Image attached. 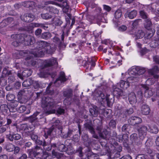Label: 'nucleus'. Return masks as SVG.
Segmentation results:
<instances>
[{
	"instance_id": "5",
	"label": "nucleus",
	"mask_w": 159,
	"mask_h": 159,
	"mask_svg": "<svg viewBox=\"0 0 159 159\" xmlns=\"http://www.w3.org/2000/svg\"><path fill=\"white\" fill-rule=\"evenodd\" d=\"M148 129L146 126H142L138 129L139 139L141 140H143L146 136L147 133Z\"/></svg>"
},
{
	"instance_id": "28",
	"label": "nucleus",
	"mask_w": 159,
	"mask_h": 159,
	"mask_svg": "<svg viewBox=\"0 0 159 159\" xmlns=\"http://www.w3.org/2000/svg\"><path fill=\"white\" fill-rule=\"evenodd\" d=\"M21 127L22 130H23L25 132V133H27L28 132H30V131L28 130V128L27 125L26 124H24L22 125H21Z\"/></svg>"
},
{
	"instance_id": "8",
	"label": "nucleus",
	"mask_w": 159,
	"mask_h": 159,
	"mask_svg": "<svg viewBox=\"0 0 159 159\" xmlns=\"http://www.w3.org/2000/svg\"><path fill=\"white\" fill-rule=\"evenodd\" d=\"M142 88L145 90L144 96L147 98L150 97L153 94V92L151 89H149L148 85L146 84H142Z\"/></svg>"
},
{
	"instance_id": "2",
	"label": "nucleus",
	"mask_w": 159,
	"mask_h": 159,
	"mask_svg": "<svg viewBox=\"0 0 159 159\" xmlns=\"http://www.w3.org/2000/svg\"><path fill=\"white\" fill-rule=\"evenodd\" d=\"M30 154L31 157H33V155H31L33 154L36 159H46L48 156L46 152L43 153V151L38 146L36 147L34 152L31 151Z\"/></svg>"
},
{
	"instance_id": "58",
	"label": "nucleus",
	"mask_w": 159,
	"mask_h": 159,
	"mask_svg": "<svg viewBox=\"0 0 159 159\" xmlns=\"http://www.w3.org/2000/svg\"><path fill=\"white\" fill-rule=\"evenodd\" d=\"M120 159H132L131 157L129 155L124 156L120 158Z\"/></svg>"
},
{
	"instance_id": "46",
	"label": "nucleus",
	"mask_w": 159,
	"mask_h": 159,
	"mask_svg": "<svg viewBox=\"0 0 159 159\" xmlns=\"http://www.w3.org/2000/svg\"><path fill=\"white\" fill-rule=\"evenodd\" d=\"M65 146L64 145H61L59 148V151L63 152L65 151V149L64 148Z\"/></svg>"
},
{
	"instance_id": "53",
	"label": "nucleus",
	"mask_w": 159,
	"mask_h": 159,
	"mask_svg": "<svg viewBox=\"0 0 159 159\" xmlns=\"http://www.w3.org/2000/svg\"><path fill=\"white\" fill-rule=\"evenodd\" d=\"M156 145L158 147V148L159 150V136L157 137L156 139Z\"/></svg>"
},
{
	"instance_id": "32",
	"label": "nucleus",
	"mask_w": 159,
	"mask_h": 159,
	"mask_svg": "<svg viewBox=\"0 0 159 159\" xmlns=\"http://www.w3.org/2000/svg\"><path fill=\"white\" fill-rule=\"evenodd\" d=\"M132 119L134 121V123L135 124L140 123L142 121L141 119L138 117H133Z\"/></svg>"
},
{
	"instance_id": "9",
	"label": "nucleus",
	"mask_w": 159,
	"mask_h": 159,
	"mask_svg": "<svg viewBox=\"0 0 159 159\" xmlns=\"http://www.w3.org/2000/svg\"><path fill=\"white\" fill-rule=\"evenodd\" d=\"M122 13L120 10H116L114 14V18L113 19V21L115 25H117L118 22H119V19L121 17Z\"/></svg>"
},
{
	"instance_id": "6",
	"label": "nucleus",
	"mask_w": 159,
	"mask_h": 159,
	"mask_svg": "<svg viewBox=\"0 0 159 159\" xmlns=\"http://www.w3.org/2000/svg\"><path fill=\"white\" fill-rule=\"evenodd\" d=\"M55 106V104L53 99L48 98H45V99H43L42 106L43 107H46L51 108H53Z\"/></svg>"
},
{
	"instance_id": "43",
	"label": "nucleus",
	"mask_w": 159,
	"mask_h": 159,
	"mask_svg": "<svg viewBox=\"0 0 159 159\" xmlns=\"http://www.w3.org/2000/svg\"><path fill=\"white\" fill-rule=\"evenodd\" d=\"M31 138L32 140L36 142H37L38 136L37 135L35 134H32L31 135Z\"/></svg>"
},
{
	"instance_id": "61",
	"label": "nucleus",
	"mask_w": 159,
	"mask_h": 159,
	"mask_svg": "<svg viewBox=\"0 0 159 159\" xmlns=\"http://www.w3.org/2000/svg\"><path fill=\"white\" fill-rule=\"evenodd\" d=\"M27 156L26 154H24L22 155V156L20 158V159H26L27 158Z\"/></svg>"
},
{
	"instance_id": "1",
	"label": "nucleus",
	"mask_w": 159,
	"mask_h": 159,
	"mask_svg": "<svg viewBox=\"0 0 159 159\" xmlns=\"http://www.w3.org/2000/svg\"><path fill=\"white\" fill-rule=\"evenodd\" d=\"M129 86L128 83L123 80H121L120 83H118L117 85H113V93L115 96H121L122 92L121 89H119V87L124 89H126Z\"/></svg>"
},
{
	"instance_id": "7",
	"label": "nucleus",
	"mask_w": 159,
	"mask_h": 159,
	"mask_svg": "<svg viewBox=\"0 0 159 159\" xmlns=\"http://www.w3.org/2000/svg\"><path fill=\"white\" fill-rule=\"evenodd\" d=\"M122 75L123 78H127V82L129 83V85L130 84L135 82L138 80V79L136 77L132 75L129 76V75H128L127 73H125V74L122 73Z\"/></svg>"
},
{
	"instance_id": "39",
	"label": "nucleus",
	"mask_w": 159,
	"mask_h": 159,
	"mask_svg": "<svg viewBox=\"0 0 159 159\" xmlns=\"http://www.w3.org/2000/svg\"><path fill=\"white\" fill-rule=\"evenodd\" d=\"M89 111L91 115L94 116H96L98 112L97 109H96L95 111H94L92 109H90Z\"/></svg>"
},
{
	"instance_id": "63",
	"label": "nucleus",
	"mask_w": 159,
	"mask_h": 159,
	"mask_svg": "<svg viewBox=\"0 0 159 159\" xmlns=\"http://www.w3.org/2000/svg\"><path fill=\"white\" fill-rule=\"evenodd\" d=\"M48 35H49V34L48 33H44L43 34V38H44L45 39H47V36Z\"/></svg>"
},
{
	"instance_id": "24",
	"label": "nucleus",
	"mask_w": 159,
	"mask_h": 159,
	"mask_svg": "<svg viewBox=\"0 0 159 159\" xmlns=\"http://www.w3.org/2000/svg\"><path fill=\"white\" fill-rule=\"evenodd\" d=\"M144 34L142 30H139L136 34L135 36L137 39L142 38L144 36Z\"/></svg>"
},
{
	"instance_id": "47",
	"label": "nucleus",
	"mask_w": 159,
	"mask_h": 159,
	"mask_svg": "<svg viewBox=\"0 0 159 159\" xmlns=\"http://www.w3.org/2000/svg\"><path fill=\"white\" fill-rule=\"evenodd\" d=\"M153 60L155 62L159 64V56H157L154 57Z\"/></svg>"
},
{
	"instance_id": "52",
	"label": "nucleus",
	"mask_w": 159,
	"mask_h": 159,
	"mask_svg": "<svg viewBox=\"0 0 159 159\" xmlns=\"http://www.w3.org/2000/svg\"><path fill=\"white\" fill-rule=\"evenodd\" d=\"M48 75L47 74H45L44 73H43L42 72H41L40 73V74L39 75L40 77H43V78H45L48 76L47 75Z\"/></svg>"
},
{
	"instance_id": "10",
	"label": "nucleus",
	"mask_w": 159,
	"mask_h": 159,
	"mask_svg": "<svg viewBox=\"0 0 159 159\" xmlns=\"http://www.w3.org/2000/svg\"><path fill=\"white\" fill-rule=\"evenodd\" d=\"M139 66H134L129 69L127 72H126L129 76H136L138 73Z\"/></svg>"
},
{
	"instance_id": "48",
	"label": "nucleus",
	"mask_w": 159,
	"mask_h": 159,
	"mask_svg": "<svg viewBox=\"0 0 159 159\" xmlns=\"http://www.w3.org/2000/svg\"><path fill=\"white\" fill-rule=\"evenodd\" d=\"M52 153L53 155H54L56 157L58 158H60L62 155V154L61 153L59 154V156H58L57 153L55 152L54 151H52Z\"/></svg>"
},
{
	"instance_id": "30",
	"label": "nucleus",
	"mask_w": 159,
	"mask_h": 159,
	"mask_svg": "<svg viewBox=\"0 0 159 159\" xmlns=\"http://www.w3.org/2000/svg\"><path fill=\"white\" fill-rule=\"evenodd\" d=\"M14 146L12 144H10L7 145L6 147V148L7 150L9 152H11L13 151Z\"/></svg>"
},
{
	"instance_id": "34",
	"label": "nucleus",
	"mask_w": 159,
	"mask_h": 159,
	"mask_svg": "<svg viewBox=\"0 0 159 159\" xmlns=\"http://www.w3.org/2000/svg\"><path fill=\"white\" fill-rule=\"evenodd\" d=\"M6 98L9 101H11L15 98V96L12 94H8L7 95Z\"/></svg>"
},
{
	"instance_id": "36",
	"label": "nucleus",
	"mask_w": 159,
	"mask_h": 159,
	"mask_svg": "<svg viewBox=\"0 0 159 159\" xmlns=\"http://www.w3.org/2000/svg\"><path fill=\"white\" fill-rule=\"evenodd\" d=\"M140 14L141 16L143 19H147L148 18L147 16L146 13L143 11H140Z\"/></svg>"
},
{
	"instance_id": "15",
	"label": "nucleus",
	"mask_w": 159,
	"mask_h": 159,
	"mask_svg": "<svg viewBox=\"0 0 159 159\" xmlns=\"http://www.w3.org/2000/svg\"><path fill=\"white\" fill-rule=\"evenodd\" d=\"M31 74V72L28 70H25L22 72V75L20 73H18V76L21 79H23L22 76L28 77L30 76Z\"/></svg>"
},
{
	"instance_id": "51",
	"label": "nucleus",
	"mask_w": 159,
	"mask_h": 159,
	"mask_svg": "<svg viewBox=\"0 0 159 159\" xmlns=\"http://www.w3.org/2000/svg\"><path fill=\"white\" fill-rule=\"evenodd\" d=\"M138 96L140 98H142L143 96V93L142 92L141 90H139L137 92Z\"/></svg>"
},
{
	"instance_id": "18",
	"label": "nucleus",
	"mask_w": 159,
	"mask_h": 159,
	"mask_svg": "<svg viewBox=\"0 0 159 159\" xmlns=\"http://www.w3.org/2000/svg\"><path fill=\"white\" fill-rule=\"evenodd\" d=\"M152 25L151 21L149 19H145L144 23V26L147 29L149 30L151 29V27Z\"/></svg>"
},
{
	"instance_id": "56",
	"label": "nucleus",
	"mask_w": 159,
	"mask_h": 159,
	"mask_svg": "<svg viewBox=\"0 0 159 159\" xmlns=\"http://www.w3.org/2000/svg\"><path fill=\"white\" fill-rule=\"evenodd\" d=\"M27 3L30 6V7H33V5H34V7H35L34 5V3L33 2H28Z\"/></svg>"
},
{
	"instance_id": "44",
	"label": "nucleus",
	"mask_w": 159,
	"mask_h": 159,
	"mask_svg": "<svg viewBox=\"0 0 159 159\" xmlns=\"http://www.w3.org/2000/svg\"><path fill=\"white\" fill-rule=\"evenodd\" d=\"M62 21L59 20H55V21L54 22V24L56 25H60L62 24Z\"/></svg>"
},
{
	"instance_id": "12",
	"label": "nucleus",
	"mask_w": 159,
	"mask_h": 159,
	"mask_svg": "<svg viewBox=\"0 0 159 159\" xmlns=\"http://www.w3.org/2000/svg\"><path fill=\"white\" fill-rule=\"evenodd\" d=\"M150 108L146 105H143L141 107V111L143 115H148L150 113Z\"/></svg>"
},
{
	"instance_id": "20",
	"label": "nucleus",
	"mask_w": 159,
	"mask_h": 159,
	"mask_svg": "<svg viewBox=\"0 0 159 159\" xmlns=\"http://www.w3.org/2000/svg\"><path fill=\"white\" fill-rule=\"evenodd\" d=\"M7 137H8L10 140L12 141L13 140V139L16 140L19 139H20L21 136L20 134H17L11 136V134H10V136H9L8 135H7Z\"/></svg>"
},
{
	"instance_id": "40",
	"label": "nucleus",
	"mask_w": 159,
	"mask_h": 159,
	"mask_svg": "<svg viewBox=\"0 0 159 159\" xmlns=\"http://www.w3.org/2000/svg\"><path fill=\"white\" fill-rule=\"evenodd\" d=\"M127 29V27L125 25H121L118 28V30L120 31H124Z\"/></svg>"
},
{
	"instance_id": "62",
	"label": "nucleus",
	"mask_w": 159,
	"mask_h": 159,
	"mask_svg": "<svg viewBox=\"0 0 159 159\" xmlns=\"http://www.w3.org/2000/svg\"><path fill=\"white\" fill-rule=\"evenodd\" d=\"M46 4H55L56 5L57 4V3H56L54 2H53L52 1H50L48 2H46Z\"/></svg>"
},
{
	"instance_id": "11",
	"label": "nucleus",
	"mask_w": 159,
	"mask_h": 159,
	"mask_svg": "<svg viewBox=\"0 0 159 159\" xmlns=\"http://www.w3.org/2000/svg\"><path fill=\"white\" fill-rule=\"evenodd\" d=\"M137 15V11L135 10L132 11L128 10L125 14V18L128 17L130 19H133L136 17Z\"/></svg>"
},
{
	"instance_id": "57",
	"label": "nucleus",
	"mask_w": 159,
	"mask_h": 159,
	"mask_svg": "<svg viewBox=\"0 0 159 159\" xmlns=\"http://www.w3.org/2000/svg\"><path fill=\"white\" fill-rule=\"evenodd\" d=\"M9 111L11 112H14L16 111V108H14L13 107H11L9 108Z\"/></svg>"
},
{
	"instance_id": "38",
	"label": "nucleus",
	"mask_w": 159,
	"mask_h": 159,
	"mask_svg": "<svg viewBox=\"0 0 159 159\" xmlns=\"http://www.w3.org/2000/svg\"><path fill=\"white\" fill-rule=\"evenodd\" d=\"M26 110V107L24 106H22L19 108L18 111L22 113Z\"/></svg>"
},
{
	"instance_id": "4",
	"label": "nucleus",
	"mask_w": 159,
	"mask_h": 159,
	"mask_svg": "<svg viewBox=\"0 0 159 159\" xmlns=\"http://www.w3.org/2000/svg\"><path fill=\"white\" fill-rule=\"evenodd\" d=\"M40 45L42 46V47H39L40 48L38 51V53L34 54V56L37 57H42L44 55L45 52H47L48 51L47 49L49 48V46L46 45L47 43L41 41L40 43Z\"/></svg>"
},
{
	"instance_id": "59",
	"label": "nucleus",
	"mask_w": 159,
	"mask_h": 159,
	"mask_svg": "<svg viewBox=\"0 0 159 159\" xmlns=\"http://www.w3.org/2000/svg\"><path fill=\"white\" fill-rule=\"evenodd\" d=\"M147 51L148 50L146 49V48H144L143 50H141V53L142 55H143L145 54L147 52Z\"/></svg>"
},
{
	"instance_id": "21",
	"label": "nucleus",
	"mask_w": 159,
	"mask_h": 159,
	"mask_svg": "<svg viewBox=\"0 0 159 159\" xmlns=\"http://www.w3.org/2000/svg\"><path fill=\"white\" fill-rule=\"evenodd\" d=\"M33 81L29 78L23 83L22 85L24 87H28L33 84Z\"/></svg>"
},
{
	"instance_id": "64",
	"label": "nucleus",
	"mask_w": 159,
	"mask_h": 159,
	"mask_svg": "<svg viewBox=\"0 0 159 159\" xmlns=\"http://www.w3.org/2000/svg\"><path fill=\"white\" fill-rule=\"evenodd\" d=\"M127 112L129 114H131L133 112V110L132 108H130Z\"/></svg>"
},
{
	"instance_id": "25",
	"label": "nucleus",
	"mask_w": 159,
	"mask_h": 159,
	"mask_svg": "<svg viewBox=\"0 0 159 159\" xmlns=\"http://www.w3.org/2000/svg\"><path fill=\"white\" fill-rule=\"evenodd\" d=\"M25 60L27 61L29 64H31L33 66H35V64H36L35 61H32V59L31 58V56L30 55V57H27L26 58Z\"/></svg>"
},
{
	"instance_id": "19",
	"label": "nucleus",
	"mask_w": 159,
	"mask_h": 159,
	"mask_svg": "<svg viewBox=\"0 0 159 159\" xmlns=\"http://www.w3.org/2000/svg\"><path fill=\"white\" fill-rule=\"evenodd\" d=\"M158 67L157 66H155L149 71V73L150 74L153 75V77L155 79H157L158 78V76L157 75H154L155 73L157 72L158 71H159V69H158Z\"/></svg>"
},
{
	"instance_id": "26",
	"label": "nucleus",
	"mask_w": 159,
	"mask_h": 159,
	"mask_svg": "<svg viewBox=\"0 0 159 159\" xmlns=\"http://www.w3.org/2000/svg\"><path fill=\"white\" fill-rule=\"evenodd\" d=\"M130 139L133 142H137L138 140L137 134L135 133L133 134L130 136Z\"/></svg>"
},
{
	"instance_id": "37",
	"label": "nucleus",
	"mask_w": 159,
	"mask_h": 159,
	"mask_svg": "<svg viewBox=\"0 0 159 159\" xmlns=\"http://www.w3.org/2000/svg\"><path fill=\"white\" fill-rule=\"evenodd\" d=\"M27 18H29V20H28V21H29V22H30L33 21L34 19V16L31 14H29L28 15V17H27Z\"/></svg>"
},
{
	"instance_id": "45",
	"label": "nucleus",
	"mask_w": 159,
	"mask_h": 159,
	"mask_svg": "<svg viewBox=\"0 0 159 159\" xmlns=\"http://www.w3.org/2000/svg\"><path fill=\"white\" fill-rule=\"evenodd\" d=\"M109 125L112 127H115L116 125V122L114 120H111L109 123Z\"/></svg>"
},
{
	"instance_id": "35",
	"label": "nucleus",
	"mask_w": 159,
	"mask_h": 159,
	"mask_svg": "<svg viewBox=\"0 0 159 159\" xmlns=\"http://www.w3.org/2000/svg\"><path fill=\"white\" fill-rule=\"evenodd\" d=\"M47 10L49 11L50 12H53V13H58V11L57 10H55V12H54V8H52V7H50V6H47Z\"/></svg>"
},
{
	"instance_id": "3",
	"label": "nucleus",
	"mask_w": 159,
	"mask_h": 159,
	"mask_svg": "<svg viewBox=\"0 0 159 159\" xmlns=\"http://www.w3.org/2000/svg\"><path fill=\"white\" fill-rule=\"evenodd\" d=\"M98 95L97 96V98H95V99L98 100L102 104L104 102H106L108 106L110 107L112 105L114 102L113 98H111L109 99V96H110L109 95H105L102 93H101L100 95Z\"/></svg>"
},
{
	"instance_id": "13",
	"label": "nucleus",
	"mask_w": 159,
	"mask_h": 159,
	"mask_svg": "<svg viewBox=\"0 0 159 159\" xmlns=\"http://www.w3.org/2000/svg\"><path fill=\"white\" fill-rule=\"evenodd\" d=\"M128 99L130 103L131 104H134L136 102V97L133 92L129 94Z\"/></svg>"
},
{
	"instance_id": "42",
	"label": "nucleus",
	"mask_w": 159,
	"mask_h": 159,
	"mask_svg": "<svg viewBox=\"0 0 159 159\" xmlns=\"http://www.w3.org/2000/svg\"><path fill=\"white\" fill-rule=\"evenodd\" d=\"M18 102L17 101H14L13 102H11L10 103V105L12 107L14 108H15L18 105Z\"/></svg>"
},
{
	"instance_id": "14",
	"label": "nucleus",
	"mask_w": 159,
	"mask_h": 159,
	"mask_svg": "<svg viewBox=\"0 0 159 159\" xmlns=\"http://www.w3.org/2000/svg\"><path fill=\"white\" fill-rule=\"evenodd\" d=\"M148 131L152 133L157 134L158 132V129L155 124H152L150 126H148Z\"/></svg>"
},
{
	"instance_id": "17",
	"label": "nucleus",
	"mask_w": 159,
	"mask_h": 159,
	"mask_svg": "<svg viewBox=\"0 0 159 159\" xmlns=\"http://www.w3.org/2000/svg\"><path fill=\"white\" fill-rule=\"evenodd\" d=\"M148 153L149 154L148 157H151V159H159V154L152 152V151L151 149L148 150Z\"/></svg>"
},
{
	"instance_id": "22",
	"label": "nucleus",
	"mask_w": 159,
	"mask_h": 159,
	"mask_svg": "<svg viewBox=\"0 0 159 159\" xmlns=\"http://www.w3.org/2000/svg\"><path fill=\"white\" fill-rule=\"evenodd\" d=\"M65 73L63 72H61L60 73V76L59 78L57 79L55 83H56L58 81L60 80L61 81H65L66 80V78L65 77Z\"/></svg>"
},
{
	"instance_id": "31",
	"label": "nucleus",
	"mask_w": 159,
	"mask_h": 159,
	"mask_svg": "<svg viewBox=\"0 0 159 159\" xmlns=\"http://www.w3.org/2000/svg\"><path fill=\"white\" fill-rule=\"evenodd\" d=\"M41 16L43 19H48L51 18V15L48 13H46L41 14Z\"/></svg>"
},
{
	"instance_id": "49",
	"label": "nucleus",
	"mask_w": 159,
	"mask_h": 159,
	"mask_svg": "<svg viewBox=\"0 0 159 159\" xmlns=\"http://www.w3.org/2000/svg\"><path fill=\"white\" fill-rule=\"evenodd\" d=\"M27 17H28V16H22V17L21 16V19L24 21H25V22H29V21H28V20H29V18H27Z\"/></svg>"
},
{
	"instance_id": "23",
	"label": "nucleus",
	"mask_w": 159,
	"mask_h": 159,
	"mask_svg": "<svg viewBox=\"0 0 159 159\" xmlns=\"http://www.w3.org/2000/svg\"><path fill=\"white\" fill-rule=\"evenodd\" d=\"M27 38L29 39L28 40H27V43H25L27 45H32L35 42V40L34 38L30 36H28L27 37Z\"/></svg>"
},
{
	"instance_id": "55",
	"label": "nucleus",
	"mask_w": 159,
	"mask_h": 159,
	"mask_svg": "<svg viewBox=\"0 0 159 159\" xmlns=\"http://www.w3.org/2000/svg\"><path fill=\"white\" fill-rule=\"evenodd\" d=\"M57 112L60 114H61L64 112V110L61 108L58 109L57 110Z\"/></svg>"
},
{
	"instance_id": "29",
	"label": "nucleus",
	"mask_w": 159,
	"mask_h": 159,
	"mask_svg": "<svg viewBox=\"0 0 159 159\" xmlns=\"http://www.w3.org/2000/svg\"><path fill=\"white\" fill-rule=\"evenodd\" d=\"M158 45V42L157 41H153L151 43L150 46L152 48H156Z\"/></svg>"
},
{
	"instance_id": "33",
	"label": "nucleus",
	"mask_w": 159,
	"mask_h": 159,
	"mask_svg": "<svg viewBox=\"0 0 159 159\" xmlns=\"http://www.w3.org/2000/svg\"><path fill=\"white\" fill-rule=\"evenodd\" d=\"M139 69L138 70L137 74L140 75L144 73L145 71V70L144 68L139 66Z\"/></svg>"
},
{
	"instance_id": "41",
	"label": "nucleus",
	"mask_w": 159,
	"mask_h": 159,
	"mask_svg": "<svg viewBox=\"0 0 159 159\" xmlns=\"http://www.w3.org/2000/svg\"><path fill=\"white\" fill-rule=\"evenodd\" d=\"M103 7V9L107 12L110 11L111 9V8L110 7L105 5H104Z\"/></svg>"
},
{
	"instance_id": "16",
	"label": "nucleus",
	"mask_w": 159,
	"mask_h": 159,
	"mask_svg": "<svg viewBox=\"0 0 159 159\" xmlns=\"http://www.w3.org/2000/svg\"><path fill=\"white\" fill-rule=\"evenodd\" d=\"M46 66H50L52 65H56L57 64V60L55 58H52L45 61Z\"/></svg>"
},
{
	"instance_id": "60",
	"label": "nucleus",
	"mask_w": 159,
	"mask_h": 159,
	"mask_svg": "<svg viewBox=\"0 0 159 159\" xmlns=\"http://www.w3.org/2000/svg\"><path fill=\"white\" fill-rule=\"evenodd\" d=\"M0 159H8L7 157V155H4L0 157Z\"/></svg>"
},
{
	"instance_id": "50",
	"label": "nucleus",
	"mask_w": 159,
	"mask_h": 159,
	"mask_svg": "<svg viewBox=\"0 0 159 159\" xmlns=\"http://www.w3.org/2000/svg\"><path fill=\"white\" fill-rule=\"evenodd\" d=\"M41 33V30L40 29H38L36 31L35 34L37 36L39 35Z\"/></svg>"
},
{
	"instance_id": "27",
	"label": "nucleus",
	"mask_w": 159,
	"mask_h": 159,
	"mask_svg": "<svg viewBox=\"0 0 159 159\" xmlns=\"http://www.w3.org/2000/svg\"><path fill=\"white\" fill-rule=\"evenodd\" d=\"M12 19L11 18H9L7 20H5L3 21L0 23V28L3 27L6 25V23H7L9 21L11 20Z\"/></svg>"
},
{
	"instance_id": "54",
	"label": "nucleus",
	"mask_w": 159,
	"mask_h": 159,
	"mask_svg": "<svg viewBox=\"0 0 159 159\" xmlns=\"http://www.w3.org/2000/svg\"><path fill=\"white\" fill-rule=\"evenodd\" d=\"M14 153L15 154L17 153L20 150L19 148L18 147H15L14 148Z\"/></svg>"
}]
</instances>
